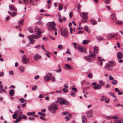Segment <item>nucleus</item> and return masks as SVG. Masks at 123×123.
<instances>
[{
  "label": "nucleus",
  "mask_w": 123,
  "mask_h": 123,
  "mask_svg": "<svg viewBox=\"0 0 123 123\" xmlns=\"http://www.w3.org/2000/svg\"><path fill=\"white\" fill-rule=\"evenodd\" d=\"M57 102H58L61 105L64 104L66 105H69L70 103L65 100L63 98H60L56 101L54 102V112L57 110L58 107V104Z\"/></svg>",
  "instance_id": "obj_1"
},
{
  "label": "nucleus",
  "mask_w": 123,
  "mask_h": 123,
  "mask_svg": "<svg viewBox=\"0 0 123 123\" xmlns=\"http://www.w3.org/2000/svg\"><path fill=\"white\" fill-rule=\"evenodd\" d=\"M53 76L52 74L50 73H48L45 76L44 79L45 81H47L51 80Z\"/></svg>",
  "instance_id": "obj_2"
},
{
  "label": "nucleus",
  "mask_w": 123,
  "mask_h": 123,
  "mask_svg": "<svg viewBox=\"0 0 123 123\" xmlns=\"http://www.w3.org/2000/svg\"><path fill=\"white\" fill-rule=\"evenodd\" d=\"M47 25L48 27V29L49 30L53 31L54 29V21L48 22L47 24Z\"/></svg>",
  "instance_id": "obj_3"
},
{
  "label": "nucleus",
  "mask_w": 123,
  "mask_h": 123,
  "mask_svg": "<svg viewBox=\"0 0 123 123\" xmlns=\"http://www.w3.org/2000/svg\"><path fill=\"white\" fill-rule=\"evenodd\" d=\"M78 51L81 52H83L84 53H85L86 52V49L85 47H82L80 46H78Z\"/></svg>",
  "instance_id": "obj_4"
},
{
  "label": "nucleus",
  "mask_w": 123,
  "mask_h": 123,
  "mask_svg": "<svg viewBox=\"0 0 123 123\" xmlns=\"http://www.w3.org/2000/svg\"><path fill=\"white\" fill-rule=\"evenodd\" d=\"M21 58L22 63L24 64H26L28 61L29 59L26 58V56L25 55H22Z\"/></svg>",
  "instance_id": "obj_5"
},
{
  "label": "nucleus",
  "mask_w": 123,
  "mask_h": 123,
  "mask_svg": "<svg viewBox=\"0 0 123 123\" xmlns=\"http://www.w3.org/2000/svg\"><path fill=\"white\" fill-rule=\"evenodd\" d=\"M61 35L64 37H67V35L68 31L66 29L62 30L60 32Z\"/></svg>",
  "instance_id": "obj_6"
},
{
  "label": "nucleus",
  "mask_w": 123,
  "mask_h": 123,
  "mask_svg": "<svg viewBox=\"0 0 123 123\" xmlns=\"http://www.w3.org/2000/svg\"><path fill=\"white\" fill-rule=\"evenodd\" d=\"M93 114V111L92 109L89 110L87 112V116L88 118H90L92 116Z\"/></svg>",
  "instance_id": "obj_7"
},
{
  "label": "nucleus",
  "mask_w": 123,
  "mask_h": 123,
  "mask_svg": "<svg viewBox=\"0 0 123 123\" xmlns=\"http://www.w3.org/2000/svg\"><path fill=\"white\" fill-rule=\"evenodd\" d=\"M48 110L51 113H54V103H52L51 105L48 107Z\"/></svg>",
  "instance_id": "obj_8"
},
{
  "label": "nucleus",
  "mask_w": 123,
  "mask_h": 123,
  "mask_svg": "<svg viewBox=\"0 0 123 123\" xmlns=\"http://www.w3.org/2000/svg\"><path fill=\"white\" fill-rule=\"evenodd\" d=\"M41 58V56L37 54H35L33 57L34 59L36 61L40 59Z\"/></svg>",
  "instance_id": "obj_9"
},
{
  "label": "nucleus",
  "mask_w": 123,
  "mask_h": 123,
  "mask_svg": "<svg viewBox=\"0 0 123 123\" xmlns=\"http://www.w3.org/2000/svg\"><path fill=\"white\" fill-rule=\"evenodd\" d=\"M9 7V9L11 11L14 12L17 11V9L13 5H11Z\"/></svg>",
  "instance_id": "obj_10"
},
{
  "label": "nucleus",
  "mask_w": 123,
  "mask_h": 123,
  "mask_svg": "<svg viewBox=\"0 0 123 123\" xmlns=\"http://www.w3.org/2000/svg\"><path fill=\"white\" fill-rule=\"evenodd\" d=\"M105 68H106L107 69L109 70H111L112 69V67L108 63H107L106 66L105 67Z\"/></svg>",
  "instance_id": "obj_11"
},
{
  "label": "nucleus",
  "mask_w": 123,
  "mask_h": 123,
  "mask_svg": "<svg viewBox=\"0 0 123 123\" xmlns=\"http://www.w3.org/2000/svg\"><path fill=\"white\" fill-rule=\"evenodd\" d=\"M123 57L122 53L121 52H118L117 54V57L118 59H120L122 58Z\"/></svg>",
  "instance_id": "obj_12"
},
{
  "label": "nucleus",
  "mask_w": 123,
  "mask_h": 123,
  "mask_svg": "<svg viewBox=\"0 0 123 123\" xmlns=\"http://www.w3.org/2000/svg\"><path fill=\"white\" fill-rule=\"evenodd\" d=\"M22 119V118L21 116L20 115H18V117L16 119V120L13 121V122L14 123H17L20 121Z\"/></svg>",
  "instance_id": "obj_13"
},
{
  "label": "nucleus",
  "mask_w": 123,
  "mask_h": 123,
  "mask_svg": "<svg viewBox=\"0 0 123 123\" xmlns=\"http://www.w3.org/2000/svg\"><path fill=\"white\" fill-rule=\"evenodd\" d=\"M82 121V123H86L87 121V119L84 115L81 116Z\"/></svg>",
  "instance_id": "obj_14"
},
{
  "label": "nucleus",
  "mask_w": 123,
  "mask_h": 123,
  "mask_svg": "<svg viewBox=\"0 0 123 123\" xmlns=\"http://www.w3.org/2000/svg\"><path fill=\"white\" fill-rule=\"evenodd\" d=\"M101 87V86H100V85L98 84L96 86H94L93 88L94 90H98L100 89Z\"/></svg>",
  "instance_id": "obj_15"
},
{
  "label": "nucleus",
  "mask_w": 123,
  "mask_h": 123,
  "mask_svg": "<svg viewBox=\"0 0 123 123\" xmlns=\"http://www.w3.org/2000/svg\"><path fill=\"white\" fill-rule=\"evenodd\" d=\"M22 112L21 110H16L15 111L14 114H16L17 116L18 114H19V115H20L21 116V115H22Z\"/></svg>",
  "instance_id": "obj_16"
},
{
  "label": "nucleus",
  "mask_w": 123,
  "mask_h": 123,
  "mask_svg": "<svg viewBox=\"0 0 123 123\" xmlns=\"http://www.w3.org/2000/svg\"><path fill=\"white\" fill-rule=\"evenodd\" d=\"M89 56H84V58L88 62H92V60L91 58Z\"/></svg>",
  "instance_id": "obj_17"
},
{
  "label": "nucleus",
  "mask_w": 123,
  "mask_h": 123,
  "mask_svg": "<svg viewBox=\"0 0 123 123\" xmlns=\"http://www.w3.org/2000/svg\"><path fill=\"white\" fill-rule=\"evenodd\" d=\"M85 12H83L80 14V16L83 18L87 19V17L85 14Z\"/></svg>",
  "instance_id": "obj_18"
},
{
  "label": "nucleus",
  "mask_w": 123,
  "mask_h": 123,
  "mask_svg": "<svg viewBox=\"0 0 123 123\" xmlns=\"http://www.w3.org/2000/svg\"><path fill=\"white\" fill-rule=\"evenodd\" d=\"M8 13L12 17H14L16 15V12H12L10 11H8Z\"/></svg>",
  "instance_id": "obj_19"
},
{
  "label": "nucleus",
  "mask_w": 123,
  "mask_h": 123,
  "mask_svg": "<svg viewBox=\"0 0 123 123\" xmlns=\"http://www.w3.org/2000/svg\"><path fill=\"white\" fill-rule=\"evenodd\" d=\"M106 37L108 39H111L114 37L112 34H109L106 36Z\"/></svg>",
  "instance_id": "obj_20"
},
{
  "label": "nucleus",
  "mask_w": 123,
  "mask_h": 123,
  "mask_svg": "<svg viewBox=\"0 0 123 123\" xmlns=\"http://www.w3.org/2000/svg\"><path fill=\"white\" fill-rule=\"evenodd\" d=\"M3 86L2 85H1L0 86V93H2L4 92H5V93H6V92L4 90L3 88Z\"/></svg>",
  "instance_id": "obj_21"
},
{
  "label": "nucleus",
  "mask_w": 123,
  "mask_h": 123,
  "mask_svg": "<svg viewBox=\"0 0 123 123\" xmlns=\"http://www.w3.org/2000/svg\"><path fill=\"white\" fill-rule=\"evenodd\" d=\"M14 90L11 89L9 91V94L11 96H13L14 94Z\"/></svg>",
  "instance_id": "obj_22"
},
{
  "label": "nucleus",
  "mask_w": 123,
  "mask_h": 123,
  "mask_svg": "<svg viewBox=\"0 0 123 123\" xmlns=\"http://www.w3.org/2000/svg\"><path fill=\"white\" fill-rule=\"evenodd\" d=\"M108 63H109L112 66H114L116 64V63L113 61H109V62Z\"/></svg>",
  "instance_id": "obj_23"
},
{
  "label": "nucleus",
  "mask_w": 123,
  "mask_h": 123,
  "mask_svg": "<svg viewBox=\"0 0 123 123\" xmlns=\"http://www.w3.org/2000/svg\"><path fill=\"white\" fill-rule=\"evenodd\" d=\"M84 29L87 32L89 33H90L91 31L89 29V28L87 26H85L84 27Z\"/></svg>",
  "instance_id": "obj_24"
},
{
  "label": "nucleus",
  "mask_w": 123,
  "mask_h": 123,
  "mask_svg": "<svg viewBox=\"0 0 123 123\" xmlns=\"http://www.w3.org/2000/svg\"><path fill=\"white\" fill-rule=\"evenodd\" d=\"M19 69L21 73H23L24 72L25 70V68L22 66H20L19 68Z\"/></svg>",
  "instance_id": "obj_25"
},
{
  "label": "nucleus",
  "mask_w": 123,
  "mask_h": 123,
  "mask_svg": "<svg viewBox=\"0 0 123 123\" xmlns=\"http://www.w3.org/2000/svg\"><path fill=\"white\" fill-rule=\"evenodd\" d=\"M90 42V41L89 40H83L82 43L83 44L85 45L88 43Z\"/></svg>",
  "instance_id": "obj_26"
},
{
  "label": "nucleus",
  "mask_w": 123,
  "mask_h": 123,
  "mask_svg": "<svg viewBox=\"0 0 123 123\" xmlns=\"http://www.w3.org/2000/svg\"><path fill=\"white\" fill-rule=\"evenodd\" d=\"M115 123H123V120L121 119H118Z\"/></svg>",
  "instance_id": "obj_27"
},
{
  "label": "nucleus",
  "mask_w": 123,
  "mask_h": 123,
  "mask_svg": "<svg viewBox=\"0 0 123 123\" xmlns=\"http://www.w3.org/2000/svg\"><path fill=\"white\" fill-rule=\"evenodd\" d=\"M28 39H29L31 43L33 44L35 43V41L33 38H30Z\"/></svg>",
  "instance_id": "obj_28"
},
{
  "label": "nucleus",
  "mask_w": 123,
  "mask_h": 123,
  "mask_svg": "<svg viewBox=\"0 0 123 123\" xmlns=\"http://www.w3.org/2000/svg\"><path fill=\"white\" fill-rule=\"evenodd\" d=\"M111 17L113 20H116V18L114 14H111Z\"/></svg>",
  "instance_id": "obj_29"
},
{
  "label": "nucleus",
  "mask_w": 123,
  "mask_h": 123,
  "mask_svg": "<svg viewBox=\"0 0 123 123\" xmlns=\"http://www.w3.org/2000/svg\"><path fill=\"white\" fill-rule=\"evenodd\" d=\"M94 51L96 53H97L98 52V49L96 47H94Z\"/></svg>",
  "instance_id": "obj_30"
},
{
  "label": "nucleus",
  "mask_w": 123,
  "mask_h": 123,
  "mask_svg": "<svg viewBox=\"0 0 123 123\" xmlns=\"http://www.w3.org/2000/svg\"><path fill=\"white\" fill-rule=\"evenodd\" d=\"M109 93L110 95L112 96L113 98H115L116 99V97L114 95V94L112 92H110Z\"/></svg>",
  "instance_id": "obj_31"
},
{
  "label": "nucleus",
  "mask_w": 123,
  "mask_h": 123,
  "mask_svg": "<svg viewBox=\"0 0 123 123\" xmlns=\"http://www.w3.org/2000/svg\"><path fill=\"white\" fill-rule=\"evenodd\" d=\"M106 98V97L104 96H101L100 98V100L101 101L105 100Z\"/></svg>",
  "instance_id": "obj_32"
},
{
  "label": "nucleus",
  "mask_w": 123,
  "mask_h": 123,
  "mask_svg": "<svg viewBox=\"0 0 123 123\" xmlns=\"http://www.w3.org/2000/svg\"><path fill=\"white\" fill-rule=\"evenodd\" d=\"M58 6H59L58 9L59 10H61L62 8V7L61 4L59 3L58 4Z\"/></svg>",
  "instance_id": "obj_33"
},
{
  "label": "nucleus",
  "mask_w": 123,
  "mask_h": 123,
  "mask_svg": "<svg viewBox=\"0 0 123 123\" xmlns=\"http://www.w3.org/2000/svg\"><path fill=\"white\" fill-rule=\"evenodd\" d=\"M99 83L100 84H99L100 85V86H101V87L102 86L104 85L105 84V83L101 80H100L99 81Z\"/></svg>",
  "instance_id": "obj_34"
},
{
  "label": "nucleus",
  "mask_w": 123,
  "mask_h": 123,
  "mask_svg": "<svg viewBox=\"0 0 123 123\" xmlns=\"http://www.w3.org/2000/svg\"><path fill=\"white\" fill-rule=\"evenodd\" d=\"M116 23L117 24L121 25L123 24V22L119 20L116 21Z\"/></svg>",
  "instance_id": "obj_35"
},
{
  "label": "nucleus",
  "mask_w": 123,
  "mask_h": 123,
  "mask_svg": "<svg viewBox=\"0 0 123 123\" xmlns=\"http://www.w3.org/2000/svg\"><path fill=\"white\" fill-rule=\"evenodd\" d=\"M91 21L92 22V24L93 25H94L97 24V22L94 20H92Z\"/></svg>",
  "instance_id": "obj_36"
},
{
  "label": "nucleus",
  "mask_w": 123,
  "mask_h": 123,
  "mask_svg": "<svg viewBox=\"0 0 123 123\" xmlns=\"http://www.w3.org/2000/svg\"><path fill=\"white\" fill-rule=\"evenodd\" d=\"M96 38L97 39L99 40H103L104 39L103 37L101 36H98Z\"/></svg>",
  "instance_id": "obj_37"
},
{
  "label": "nucleus",
  "mask_w": 123,
  "mask_h": 123,
  "mask_svg": "<svg viewBox=\"0 0 123 123\" xmlns=\"http://www.w3.org/2000/svg\"><path fill=\"white\" fill-rule=\"evenodd\" d=\"M40 37V36L37 35H34V38L35 39H38Z\"/></svg>",
  "instance_id": "obj_38"
},
{
  "label": "nucleus",
  "mask_w": 123,
  "mask_h": 123,
  "mask_svg": "<svg viewBox=\"0 0 123 123\" xmlns=\"http://www.w3.org/2000/svg\"><path fill=\"white\" fill-rule=\"evenodd\" d=\"M98 58L99 59V60L100 61V66H101L102 65V64H103V62L102 61V60L100 59L101 57H98Z\"/></svg>",
  "instance_id": "obj_39"
},
{
  "label": "nucleus",
  "mask_w": 123,
  "mask_h": 123,
  "mask_svg": "<svg viewBox=\"0 0 123 123\" xmlns=\"http://www.w3.org/2000/svg\"><path fill=\"white\" fill-rule=\"evenodd\" d=\"M65 65L67 68H68V70L69 69H71V67L68 64H65Z\"/></svg>",
  "instance_id": "obj_40"
},
{
  "label": "nucleus",
  "mask_w": 123,
  "mask_h": 123,
  "mask_svg": "<svg viewBox=\"0 0 123 123\" xmlns=\"http://www.w3.org/2000/svg\"><path fill=\"white\" fill-rule=\"evenodd\" d=\"M21 116L22 117V118H23L24 119H26L27 118V117L26 116L24 115H22H22H21Z\"/></svg>",
  "instance_id": "obj_41"
},
{
  "label": "nucleus",
  "mask_w": 123,
  "mask_h": 123,
  "mask_svg": "<svg viewBox=\"0 0 123 123\" xmlns=\"http://www.w3.org/2000/svg\"><path fill=\"white\" fill-rule=\"evenodd\" d=\"M68 112L67 111L63 112L62 114L63 115H65L68 114Z\"/></svg>",
  "instance_id": "obj_42"
},
{
  "label": "nucleus",
  "mask_w": 123,
  "mask_h": 123,
  "mask_svg": "<svg viewBox=\"0 0 123 123\" xmlns=\"http://www.w3.org/2000/svg\"><path fill=\"white\" fill-rule=\"evenodd\" d=\"M87 19H85L84 18H82L81 20V22L83 23L86 22L87 21Z\"/></svg>",
  "instance_id": "obj_43"
},
{
  "label": "nucleus",
  "mask_w": 123,
  "mask_h": 123,
  "mask_svg": "<svg viewBox=\"0 0 123 123\" xmlns=\"http://www.w3.org/2000/svg\"><path fill=\"white\" fill-rule=\"evenodd\" d=\"M38 114L39 115H42L43 116H45L46 114L45 113L42 112H38Z\"/></svg>",
  "instance_id": "obj_44"
},
{
  "label": "nucleus",
  "mask_w": 123,
  "mask_h": 123,
  "mask_svg": "<svg viewBox=\"0 0 123 123\" xmlns=\"http://www.w3.org/2000/svg\"><path fill=\"white\" fill-rule=\"evenodd\" d=\"M117 83V81L115 80H113L112 81V84L114 85H116Z\"/></svg>",
  "instance_id": "obj_45"
},
{
  "label": "nucleus",
  "mask_w": 123,
  "mask_h": 123,
  "mask_svg": "<svg viewBox=\"0 0 123 123\" xmlns=\"http://www.w3.org/2000/svg\"><path fill=\"white\" fill-rule=\"evenodd\" d=\"M28 31L31 33H32L33 32V31L31 27H29L28 28Z\"/></svg>",
  "instance_id": "obj_46"
},
{
  "label": "nucleus",
  "mask_w": 123,
  "mask_h": 123,
  "mask_svg": "<svg viewBox=\"0 0 123 123\" xmlns=\"http://www.w3.org/2000/svg\"><path fill=\"white\" fill-rule=\"evenodd\" d=\"M34 35L33 34L32 35H30L27 36V38L28 39H29L30 38H34Z\"/></svg>",
  "instance_id": "obj_47"
},
{
  "label": "nucleus",
  "mask_w": 123,
  "mask_h": 123,
  "mask_svg": "<svg viewBox=\"0 0 123 123\" xmlns=\"http://www.w3.org/2000/svg\"><path fill=\"white\" fill-rule=\"evenodd\" d=\"M41 47L42 49L44 51H45V52H47V53H49V52L47 51L45 49L44 46L43 45H41Z\"/></svg>",
  "instance_id": "obj_48"
},
{
  "label": "nucleus",
  "mask_w": 123,
  "mask_h": 123,
  "mask_svg": "<svg viewBox=\"0 0 123 123\" xmlns=\"http://www.w3.org/2000/svg\"><path fill=\"white\" fill-rule=\"evenodd\" d=\"M110 86V85L109 84H107L105 85V87L106 88H109Z\"/></svg>",
  "instance_id": "obj_49"
},
{
  "label": "nucleus",
  "mask_w": 123,
  "mask_h": 123,
  "mask_svg": "<svg viewBox=\"0 0 123 123\" xmlns=\"http://www.w3.org/2000/svg\"><path fill=\"white\" fill-rule=\"evenodd\" d=\"M95 56V54L94 53L90 54L89 55V56L90 57H93Z\"/></svg>",
  "instance_id": "obj_50"
},
{
  "label": "nucleus",
  "mask_w": 123,
  "mask_h": 123,
  "mask_svg": "<svg viewBox=\"0 0 123 123\" xmlns=\"http://www.w3.org/2000/svg\"><path fill=\"white\" fill-rule=\"evenodd\" d=\"M25 101V100L24 98H22L20 100V102L21 103H24Z\"/></svg>",
  "instance_id": "obj_51"
},
{
  "label": "nucleus",
  "mask_w": 123,
  "mask_h": 123,
  "mask_svg": "<svg viewBox=\"0 0 123 123\" xmlns=\"http://www.w3.org/2000/svg\"><path fill=\"white\" fill-rule=\"evenodd\" d=\"M18 24L19 25H23V20H22L18 22Z\"/></svg>",
  "instance_id": "obj_52"
},
{
  "label": "nucleus",
  "mask_w": 123,
  "mask_h": 123,
  "mask_svg": "<svg viewBox=\"0 0 123 123\" xmlns=\"http://www.w3.org/2000/svg\"><path fill=\"white\" fill-rule=\"evenodd\" d=\"M35 48H37V49H39L41 48V46L40 45H39L37 46H36L34 47Z\"/></svg>",
  "instance_id": "obj_53"
},
{
  "label": "nucleus",
  "mask_w": 123,
  "mask_h": 123,
  "mask_svg": "<svg viewBox=\"0 0 123 123\" xmlns=\"http://www.w3.org/2000/svg\"><path fill=\"white\" fill-rule=\"evenodd\" d=\"M93 76L92 74L91 73H89V74L88 76L89 78H91Z\"/></svg>",
  "instance_id": "obj_54"
},
{
  "label": "nucleus",
  "mask_w": 123,
  "mask_h": 123,
  "mask_svg": "<svg viewBox=\"0 0 123 123\" xmlns=\"http://www.w3.org/2000/svg\"><path fill=\"white\" fill-rule=\"evenodd\" d=\"M117 107L120 106L121 107L123 108V105L120 104H118L117 105Z\"/></svg>",
  "instance_id": "obj_55"
},
{
  "label": "nucleus",
  "mask_w": 123,
  "mask_h": 123,
  "mask_svg": "<svg viewBox=\"0 0 123 123\" xmlns=\"http://www.w3.org/2000/svg\"><path fill=\"white\" fill-rule=\"evenodd\" d=\"M37 87V86H35L33 87H32V90L34 91L36 90Z\"/></svg>",
  "instance_id": "obj_56"
},
{
  "label": "nucleus",
  "mask_w": 123,
  "mask_h": 123,
  "mask_svg": "<svg viewBox=\"0 0 123 123\" xmlns=\"http://www.w3.org/2000/svg\"><path fill=\"white\" fill-rule=\"evenodd\" d=\"M78 10L79 11H80V8L81 7V5L80 4H79L78 5Z\"/></svg>",
  "instance_id": "obj_57"
},
{
  "label": "nucleus",
  "mask_w": 123,
  "mask_h": 123,
  "mask_svg": "<svg viewBox=\"0 0 123 123\" xmlns=\"http://www.w3.org/2000/svg\"><path fill=\"white\" fill-rule=\"evenodd\" d=\"M42 33V32L41 31H37V35H41Z\"/></svg>",
  "instance_id": "obj_58"
},
{
  "label": "nucleus",
  "mask_w": 123,
  "mask_h": 123,
  "mask_svg": "<svg viewBox=\"0 0 123 123\" xmlns=\"http://www.w3.org/2000/svg\"><path fill=\"white\" fill-rule=\"evenodd\" d=\"M12 116L13 117V118L14 119H16L17 117V116L14 113L13 115H12Z\"/></svg>",
  "instance_id": "obj_59"
},
{
  "label": "nucleus",
  "mask_w": 123,
  "mask_h": 123,
  "mask_svg": "<svg viewBox=\"0 0 123 123\" xmlns=\"http://www.w3.org/2000/svg\"><path fill=\"white\" fill-rule=\"evenodd\" d=\"M61 69L60 68H59V70L58 69L56 70L55 71L57 73H59L61 72Z\"/></svg>",
  "instance_id": "obj_60"
},
{
  "label": "nucleus",
  "mask_w": 123,
  "mask_h": 123,
  "mask_svg": "<svg viewBox=\"0 0 123 123\" xmlns=\"http://www.w3.org/2000/svg\"><path fill=\"white\" fill-rule=\"evenodd\" d=\"M58 48L59 49H62V46L61 45H58Z\"/></svg>",
  "instance_id": "obj_61"
},
{
  "label": "nucleus",
  "mask_w": 123,
  "mask_h": 123,
  "mask_svg": "<svg viewBox=\"0 0 123 123\" xmlns=\"http://www.w3.org/2000/svg\"><path fill=\"white\" fill-rule=\"evenodd\" d=\"M63 92H68V91L67 89L65 88H64L62 89Z\"/></svg>",
  "instance_id": "obj_62"
},
{
  "label": "nucleus",
  "mask_w": 123,
  "mask_h": 123,
  "mask_svg": "<svg viewBox=\"0 0 123 123\" xmlns=\"http://www.w3.org/2000/svg\"><path fill=\"white\" fill-rule=\"evenodd\" d=\"M69 16L70 18H71L73 16L72 12H71L69 14Z\"/></svg>",
  "instance_id": "obj_63"
},
{
  "label": "nucleus",
  "mask_w": 123,
  "mask_h": 123,
  "mask_svg": "<svg viewBox=\"0 0 123 123\" xmlns=\"http://www.w3.org/2000/svg\"><path fill=\"white\" fill-rule=\"evenodd\" d=\"M4 73L3 72H1L0 73V76L2 77L4 75Z\"/></svg>",
  "instance_id": "obj_64"
}]
</instances>
